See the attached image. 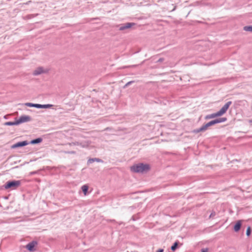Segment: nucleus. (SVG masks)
I'll use <instances>...</instances> for the list:
<instances>
[{
	"instance_id": "1",
	"label": "nucleus",
	"mask_w": 252,
	"mask_h": 252,
	"mask_svg": "<svg viewBox=\"0 0 252 252\" xmlns=\"http://www.w3.org/2000/svg\"><path fill=\"white\" fill-rule=\"evenodd\" d=\"M231 104L232 102L231 101L227 102L219 111L217 112L216 113L207 115L206 116L205 119H210L217 117L221 116L227 111V109Z\"/></svg>"
},
{
	"instance_id": "2",
	"label": "nucleus",
	"mask_w": 252,
	"mask_h": 252,
	"mask_svg": "<svg viewBox=\"0 0 252 252\" xmlns=\"http://www.w3.org/2000/svg\"><path fill=\"white\" fill-rule=\"evenodd\" d=\"M149 169L150 166L148 164L142 163L134 164L130 167L131 171L135 173H144L147 172Z\"/></svg>"
},
{
	"instance_id": "3",
	"label": "nucleus",
	"mask_w": 252,
	"mask_h": 252,
	"mask_svg": "<svg viewBox=\"0 0 252 252\" xmlns=\"http://www.w3.org/2000/svg\"><path fill=\"white\" fill-rule=\"evenodd\" d=\"M21 184L20 181L19 180H13L11 181H9L6 182L4 185V187L5 189H15L17 188H18Z\"/></svg>"
},
{
	"instance_id": "4",
	"label": "nucleus",
	"mask_w": 252,
	"mask_h": 252,
	"mask_svg": "<svg viewBox=\"0 0 252 252\" xmlns=\"http://www.w3.org/2000/svg\"><path fill=\"white\" fill-rule=\"evenodd\" d=\"M70 146H80L81 147L83 148L87 147L90 145V142L89 141H85L82 142H71L69 143L68 144Z\"/></svg>"
},
{
	"instance_id": "5",
	"label": "nucleus",
	"mask_w": 252,
	"mask_h": 252,
	"mask_svg": "<svg viewBox=\"0 0 252 252\" xmlns=\"http://www.w3.org/2000/svg\"><path fill=\"white\" fill-rule=\"evenodd\" d=\"M31 118L28 115H22L18 120V124L31 121Z\"/></svg>"
},
{
	"instance_id": "6",
	"label": "nucleus",
	"mask_w": 252,
	"mask_h": 252,
	"mask_svg": "<svg viewBox=\"0 0 252 252\" xmlns=\"http://www.w3.org/2000/svg\"><path fill=\"white\" fill-rule=\"evenodd\" d=\"M134 23H126V24H121L119 26V30L120 31H124L127 29L131 28L132 26L134 25Z\"/></svg>"
},
{
	"instance_id": "7",
	"label": "nucleus",
	"mask_w": 252,
	"mask_h": 252,
	"mask_svg": "<svg viewBox=\"0 0 252 252\" xmlns=\"http://www.w3.org/2000/svg\"><path fill=\"white\" fill-rule=\"evenodd\" d=\"M28 142L27 141H23L21 142H17L11 146L13 149L25 146L28 144Z\"/></svg>"
},
{
	"instance_id": "8",
	"label": "nucleus",
	"mask_w": 252,
	"mask_h": 252,
	"mask_svg": "<svg viewBox=\"0 0 252 252\" xmlns=\"http://www.w3.org/2000/svg\"><path fill=\"white\" fill-rule=\"evenodd\" d=\"M37 244V242L36 241H32L29 243H28L26 245V248L29 251H34V247L35 246V245Z\"/></svg>"
},
{
	"instance_id": "9",
	"label": "nucleus",
	"mask_w": 252,
	"mask_h": 252,
	"mask_svg": "<svg viewBox=\"0 0 252 252\" xmlns=\"http://www.w3.org/2000/svg\"><path fill=\"white\" fill-rule=\"evenodd\" d=\"M44 72L43 68L41 67L37 68L33 72V75L37 76Z\"/></svg>"
},
{
	"instance_id": "10",
	"label": "nucleus",
	"mask_w": 252,
	"mask_h": 252,
	"mask_svg": "<svg viewBox=\"0 0 252 252\" xmlns=\"http://www.w3.org/2000/svg\"><path fill=\"white\" fill-rule=\"evenodd\" d=\"M36 108H49L53 106L52 104H36Z\"/></svg>"
},
{
	"instance_id": "11",
	"label": "nucleus",
	"mask_w": 252,
	"mask_h": 252,
	"mask_svg": "<svg viewBox=\"0 0 252 252\" xmlns=\"http://www.w3.org/2000/svg\"><path fill=\"white\" fill-rule=\"evenodd\" d=\"M94 161H96V162H103V160H101V159L95 158H90L87 161V163L88 164H89L93 163Z\"/></svg>"
},
{
	"instance_id": "12",
	"label": "nucleus",
	"mask_w": 252,
	"mask_h": 252,
	"mask_svg": "<svg viewBox=\"0 0 252 252\" xmlns=\"http://www.w3.org/2000/svg\"><path fill=\"white\" fill-rule=\"evenodd\" d=\"M241 221L238 220L236 224H235L234 226V230L235 231L237 232L241 228Z\"/></svg>"
},
{
	"instance_id": "13",
	"label": "nucleus",
	"mask_w": 252,
	"mask_h": 252,
	"mask_svg": "<svg viewBox=\"0 0 252 252\" xmlns=\"http://www.w3.org/2000/svg\"><path fill=\"white\" fill-rule=\"evenodd\" d=\"M42 141V139L41 138H37L36 139L32 140L30 142V143L32 144H38V143L41 142Z\"/></svg>"
},
{
	"instance_id": "14",
	"label": "nucleus",
	"mask_w": 252,
	"mask_h": 252,
	"mask_svg": "<svg viewBox=\"0 0 252 252\" xmlns=\"http://www.w3.org/2000/svg\"><path fill=\"white\" fill-rule=\"evenodd\" d=\"M4 125L5 126H11L18 125L19 124H18V123H17V120H16L14 122H5Z\"/></svg>"
},
{
	"instance_id": "15",
	"label": "nucleus",
	"mask_w": 252,
	"mask_h": 252,
	"mask_svg": "<svg viewBox=\"0 0 252 252\" xmlns=\"http://www.w3.org/2000/svg\"><path fill=\"white\" fill-rule=\"evenodd\" d=\"M226 120H227V118H225V117L215 119L216 124H218V123L225 122V121H226Z\"/></svg>"
},
{
	"instance_id": "16",
	"label": "nucleus",
	"mask_w": 252,
	"mask_h": 252,
	"mask_svg": "<svg viewBox=\"0 0 252 252\" xmlns=\"http://www.w3.org/2000/svg\"><path fill=\"white\" fill-rule=\"evenodd\" d=\"M243 29L245 31L252 32V25L245 26Z\"/></svg>"
},
{
	"instance_id": "17",
	"label": "nucleus",
	"mask_w": 252,
	"mask_h": 252,
	"mask_svg": "<svg viewBox=\"0 0 252 252\" xmlns=\"http://www.w3.org/2000/svg\"><path fill=\"white\" fill-rule=\"evenodd\" d=\"M81 189L84 194H86V193L88 190V187L87 185H83L81 187Z\"/></svg>"
},
{
	"instance_id": "18",
	"label": "nucleus",
	"mask_w": 252,
	"mask_h": 252,
	"mask_svg": "<svg viewBox=\"0 0 252 252\" xmlns=\"http://www.w3.org/2000/svg\"><path fill=\"white\" fill-rule=\"evenodd\" d=\"M178 245V242L176 241L175 242L173 245L171 247V250L173 251H175V250L177 249V247Z\"/></svg>"
},
{
	"instance_id": "19",
	"label": "nucleus",
	"mask_w": 252,
	"mask_h": 252,
	"mask_svg": "<svg viewBox=\"0 0 252 252\" xmlns=\"http://www.w3.org/2000/svg\"><path fill=\"white\" fill-rule=\"evenodd\" d=\"M25 105L27 106L36 108V104L28 102L26 103Z\"/></svg>"
},
{
	"instance_id": "20",
	"label": "nucleus",
	"mask_w": 252,
	"mask_h": 252,
	"mask_svg": "<svg viewBox=\"0 0 252 252\" xmlns=\"http://www.w3.org/2000/svg\"><path fill=\"white\" fill-rule=\"evenodd\" d=\"M209 126H209V125H208V124L207 123V124H206L205 125L202 126L201 127V129H202L203 131H206L207 129V128Z\"/></svg>"
},
{
	"instance_id": "21",
	"label": "nucleus",
	"mask_w": 252,
	"mask_h": 252,
	"mask_svg": "<svg viewBox=\"0 0 252 252\" xmlns=\"http://www.w3.org/2000/svg\"><path fill=\"white\" fill-rule=\"evenodd\" d=\"M251 232V227H250V226H249L247 228V231H246V235H247V236H249L250 235Z\"/></svg>"
},
{
	"instance_id": "22",
	"label": "nucleus",
	"mask_w": 252,
	"mask_h": 252,
	"mask_svg": "<svg viewBox=\"0 0 252 252\" xmlns=\"http://www.w3.org/2000/svg\"><path fill=\"white\" fill-rule=\"evenodd\" d=\"M208 125H209L210 126H213V125H214L216 124L215 120H212V121L208 122Z\"/></svg>"
},
{
	"instance_id": "23",
	"label": "nucleus",
	"mask_w": 252,
	"mask_h": 252,
	"mask_svg": "<svg viewBox=\"0 0 252 252\" xmlns=\"http://www.w3.org/2000/svg\"><path fill=\"white\" fill-rule=\"evenodd\" d=\"M203 131L202 129H201V127L198 128H196L193 130V132L195 133H197L198 132Z\"/></svg>"
},
{
	"instance_id": "24",
	"label": "nucleus",
	"mask_w": 252,
	"mask_h": 252,
	"mask_svg": "<svg viewBox=\"0 0 252 252\" xmlns=\"http://www.w3.org/2000/svg\"><path fill=\"white\" fill-rule=\"evenodd\" d=\"M134 82V81H129L126 84V85L124 86V88H126L127 87V86H128L129 85H130V84L133 83Z\"/></svg>"
},
{
	"instance_id": "25",
	"label": "nucleus",
	"mask_w": 252,
	"mask_h": 252,
	"mask_svg": "<svg viewBox=\"0 0 252 252\" xmlns=\"http://www.w3.org/2000/svg\"><path fill=\"white\" fill-rule=\"evenodd\" d=\"M216 215V213L215 212H213L211 213L210 216H209V218H213Z\"/></svg>"
},
{
	"instance_id": "26",
	"label": "nucleus",
	"mask_w": 252,
	"mask_h": 252,
	"mask_svg": "<svg viewBox=\"0 0 252 252\" xmlns=\"http://www.w3.org/2000/svg\"><path fill=\"white\" fill-rule=\"evenodd\" d=\"M207 249H203L201 250V252H207Z\"/></svg>"
},
{
	"instance_id": "27",
	"label": "nucleus",
	"mask_w": 252,
	"mask_h": 252,
	"mask_svg": "<svg viewBox=\"0 0 252 252\" xmlns=\"http://www.w3.org/2000/svg\"><path fill=\"white\" fill-rule=\"evenodd\" d=\"M66 153H68V154H75V152H74V151H71V152H65Z\"/></svg>"
},
{
	"instance_id": "28",
	"label": "nucleus",
	"mask_w": 252,
	"mask_h": 252,
	"mask_svg": "<svg viewBox=\"0 0 252 252\" xmlns=\"http://www.w3.org/2000/svg\"><path fill=\"white\" fill-rule=\"evenodd\" d=\"M163 61V59L162 58H160L159 59H158V62H161Z\"/></svg>"
},
{
	"instance_id": "29",
	"label": "nucleus",
	"mask_w": 252,
	"mask_h": 252,
	"mask_svg": "<svg viewBox=\"0 0 252 252\" xmlns=\"http://www.w3.org/2000/svg\"><path fill=\"white\" fill-rule=\"evenodd\" d=\"M163 249H159L157 252H163Z\"/></svg>"
}]
</instances>
